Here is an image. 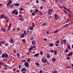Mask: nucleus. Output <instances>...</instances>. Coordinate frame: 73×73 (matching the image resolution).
<instances>
[{"label": "nucleus", "mask_w": 73, "mask_h": 73, "mask_svg": "<svg viewBox=\"0 0 73 73\" xmlns=\"http://www.w3.org/2000/svg\"><path fill=\"white\" fill-rule=\"evenodd\" d=\"M42 61L44 63H46L47 62V59L45 57L42 58Z\"/></svg>", "instance_id": "nucleus-1"}, {"label": "nucleus", "mask_w": 73, "mask_h": 73, "mask_svg": "<svg viewBox=\"0 0 73 73\" xmlns=\"http://www.w3.org/2000/svg\"><path fill=\"white\" fill-rule=\"evenodd\" d=\"M54 19H56V20H58V19H59V16H58V15L56 13L54 14Z\"/></svg>", "instance_id": "nucleus-2"}, {"label": "nucleus", "mask_w": 73, "mask_h": 73, "mask_svg": "<svg viewBox=\"0 0 73 73\" xmlns=\"http://www.w3.org/2000/svg\"><path fill=\"white\" fill-rule=\"evenodd\" d=\"M53 12V10L52 9H49L48 10V14H49V15H51V12Z\"/></svg>", "instance_id": "nucleus-3"}, {"label": "nucleus", "mask_w": 73, "mask_h": 73, "mask_svg": "<svg viewBox=\"0 0 73 73\" xmlns=\"http://www.w3.org/2000/svg\"><path fill=\"white\" fill-rule=\"evenodd\" d=\"M24 65L26 67H28L29 66V63L25 62L24 64Z\"/></svg>", "instance_id": "nucleus-4"}, {"label": "nucleus", "mask_w": 73, "mask_h": 73, "mask_svg": "<svg viewBox=\"0 0 73 73\" xmlns=\"http://www.w3.org/2000/svg\"><path fill=\"white\" fill-rule=\"evenodd\" d=\"M12 3V1L11 0H9L7 4V6H8V5H10V4H11Z\"/></svg>", "instance_id": "nucleus-5"}, {"label": "nucleus", "mask_w": 73, "mask_h": 73, "mask_svg": "<svg viewBox=\"0 0 73 73\" xmlns=\"http://www.w3.org/2000/svg\"><path fill=\"white\" fill-rule=\"evenodd\" d=\"M9 42H10L11 44H13V43H14L15 42V41L13 40L12 38H11L10 39V41Z\"/></svg>", "instance_id": "nucleus-6"}, {"label": "nucleus", "mask_w": 73, "mask_h": 73, "mask_svg": "<svg viewBox=\"0 0 73 73\" xmlns=\"http://www.w3.org/2000/svg\"><path fill=\"white\" fill-rule=\"evenodd\" d=\"M72 54L73 52H71L70 53L68 54V57H70V56H72Z\"/></svg>", "instance_id": "nucleus-7"}, {"label": "nucleus", "mask_w": 73, "mask_h": 73, "mask_svg": "<svg viewBox=\"0 0 73 73\" xmlns=\"http://www.w3.org/2000/svg\"><path fill=\"white\" fill-rule=\"evenodd\" d=\"M32 44L33 45H35L36 44V42L35 40H33L32 41Z\"/></svg>", "instance_id": "nucleus-8"}, {"label": "nucleus", "mask_w": 73, "mask_h": 73, "mask_svg": "<svg viewBox=\"0 0 73 73\" xmlns=\"http://www.w3.org/2000/svg\"><path fill=\"white\" fill-rule=\"evenodd\" d=\"M29 29L31 31H33V28L32 26H29Z\"/></svg>", "instance_id": "nucleus-9"}, {"label": "nucleus", "mask_w": 73, "mask_h": 73, "mask_svg": "<svg viewBox=\"0 0 73 73\" xmlns=\"http://www.w3.org/2000/svg\"><path fill=\"white\" fill-rule=\"evenodd\" d=\"M62 41H63V42H64V44H66V39H64V40H62Z\"/></svg>", "instance_id": "nucleus-10"}, {"label": "nucleus", "mask_w": 73, "mask_h": 73, "mask_svg": "<svg viewBox=\"0 0 73 73\" xmlns=\"http://www.w3.org/2000/svg\"><path fill=\"white\" fill-rule=\"evenodd\" d=\"M27 70V69L25 68H23L21 70V72H23L24 71H26Z\"/></svg>", "instance_id": "nucleus-11"}, {"label": "nucleus", "mask_w": 73, "mask_h": 73, "mask_svg": "<svg viewBox=\"0 0 73 73\" xmlns=\"http://www.w3.org/2000/svg\"><path fill=\"white\" fill-rule=\"evenodd\" d=\"M46 57L47 58H50V55L49 54H46Z\"/></svg>", "instance_id": "nucleus-12"}, {"label": "nucleus", "mask_w": 73, "mask_h": 73, "mask_svg": "<svg viewBox=\"0 0 73 73\" xmlns=\"http://www.w3.org/2000/svg\"><path fill=\"white\" fill-rule=\"evenodd\" d=\"M16 10H14L12 12V14H15L16 12Z\"/></svg>", "instance_id": "nucleus-13"}, {"label": "nucleus", "mask_w": 73, "mask_h": 73, "mask_svg": "<svg viewBox=\"0 0 73 73\" xmlns=\"http://www.w3.org/2000/svg\"><path fill=\"white\" fill-rule=\"evenodd\" d=\"M4 16H4V15H3V14L1 15V17H0V18L1 19H2V18H3V17H4Z\"/></svg>", "instance_id": "nucleus-14"}, {"label": "nucleus", "mask_w": 73, "mask_h": 73, "mask_svg": "<svg viewBox=\"0 0 73 73\" xmlns=\"http://www.w3.org/2000/svg\"><path fill=\"white\" fill-rule=\"evenodd\" d=\"M36 12L35 11H34V12L32 13V15H33V16H35V13H36Z\"/></svg>", "instance_id": "nucleus-15"}, {"label": "nucleus", "mask_w": 73, "mask_h": 73, "mask_svg": "<svg viewBox=\"0 0 73 73\" xmlns=\"http://www.w3.org/2000/svg\"><path fill=\"white\" fill-rule=\"evenodd\" d=\"M14 5H13V4H12L10 6V8H13V7Z\"/></svg>", "instance_id": "nucleus-16"}, {"label": "nucleus", "mask_w": 73, "mask_h": 73, "mask_svg": "<svg viewBox=\"0 0 73 73\" xmlns=\"http://www.w3.org/2000/svg\"><path fill=\"white\" fill-rule=\"evenodd\" d=\"M20 4L19 3H16L15 4V6H16V7H17L18 6H19Z\"/></svg>", "instance_id": "nucleus-17"}, {"label": "nucleus", "mask_w": 73, "mask_h": 73, "mask_svg": "<svg viewBox=\"0 0 73 73\" xmlns=\"http://www.w3.org/2000/svg\"><path fill=\"white\" fill-rule=\"evenodd\" d=\"M33 49V46H31V48L29 49V50L30 52V51H31V50H32Z\"/></svg>", "instance_id": "nucleus-18"}, {"label": "nucleus", "mask_w": 73, "mask_h": 73, "mask_svg": "<svg viewBox=\"0 0 73 73\" xmlns=\"http://www.w3.org/2000/svg\"><path fill=\"white\" fill-rule=\"evenodd\" d=\"M21 38H23L24 37V35L22 34L21 35Z\"/></svg>", "instance_id": "nucleus-19"}, {"label": "nucleus", "mask_w": 73, "mask_h": 73, "mask_svg": "<svg viewBox=\"0 0 73 73\" xmlns=\"http://www.w3.org/2000/svg\"><path fill=\"white\" fill-rule=\"evenodd\" d=\"M39 55V53H36L34 55L35 57H38V56Z\"/></svg>", "instance_id": "nucleus-20"}, {"label": "nucleus", "mask_w": 73, "mask_h": 73, "mask_svg": "<svg viewBox=\"0 0 73 73\" xmlns=\"http://www.w3.org/2000/svg\"><path fill=\"white\" fill-rule=\"evenodd\" d=\"M18 14H19V12H18V11H15V15H18Z\"/></svg>", "instance_id": "nucleus-21"}, {"label": "nucleus", "mask_w": 73, "mask_h": 73, "mask_svg": "<svg viewBox=\"0 0 73 73\" xmlns=\"http://www.w3.org/2000/svg\"><path fill=\"white\" fill-rule=\"evenodd\" d=\"M58 71H56V70H54V71L52 72V73H58Z\"/></svg>", "instance_id": "nucleus-22"}, {"label": "nucleus", "mask_w": 73, "mask_h": 73, "mask_svg": "<svg viewBox=\"0 0 73 73\" xmlns=\"http://www.w3.org/2000/svg\"><path fill=\"white\" fill-rule=\"evenodd\" d=\"M33 39H34V38L32 36L30 37V40H33Z\"/></svg>", "instance_id": "nucleus-23"}, {"label": "nucleus", "mask_w": 73, "mask_h": 73, "mask_svg": "<svg viewBox=\"0 0 73 73\" xmlns=\"http://www.w3.org/2000/svg\"><path fill=\"white\" fill-rule=\"evenodd\" d=\"M57 51H56V50H54V54H55V55H57Z\"/></svg>", "instance_id": "nucleus-24"}, {"label": "nucleus", "mask_w": 73, "mask_h": 73, "mask_svg": "<svg viewBox=\"0 0 73 73\" xmlns=\"http://www.w3.org/2000/svg\"><path fill=\"white\" fill-rule=\"evenodd\" d=\"M52 62H54V61H56V59L53 58L52 59Z\"/></svg>", "instance_id": "nucleus-25"}, {"label": "nucleus", "mask_w": 73, "mask_h": 73, "mask_svg": "<svg viewBox=\"0 0 73 73\" xmlns=\"http://www.w3.org/2000/svg\"><path fill=\"white\" fill-rule=\"evenodd\" d=\"M68 49H69V50H70V49H71V48H70V45H69V44H68Z\"/></svg>", "instance_id": "nucleus-26"}, {"label": "nucleus", "mask_w": 73, "mask_h": 73, "mask_svg": "<svg viewBox=\"0 0 73 73\" xmlns=\"http://www.w3.org/2000/svg\"><path fill=\"white\" fill-rule=\"evenodd\" d=\"M38 12L39 13V14L40 15H43V13H42V12L40 11H38Z\"/></svg>", "instance_id": "nucleus-27"}, {"label": "nucleus", "mask_w": 73, "mask_h": 73, "mask_svg": "<svg viewBox=\"0 0 73 73\" xmlns=\"http://www.w3.org/2000/svg\"><path fill=\"white\" fill-rule=\"evenodd\" d=\"M31 60V59L30 58H29L27 59V61L29 62H30V60Z\"/></svg>", "instance_id": "nucleus-28"}, {"label": "nucleus", "mask_w": 73, "mask_h": 73, "mask_svg": "<svg viewBox=\"0 0 73 73\" xmlns=\"http://www.w3.org/2000/svg\"><path fill=\"white\" fill-rule=\"evenodd\" d=\"M2 30L3 32H5V31H6L5 29H4V28L3 27L2 28Z\"/></svg>", "instance_id": "nucleus-29"}, {"label": "nucleus", "mask_w": 73, "mask_h": 73, "mask_svg": "<svg viewBox=\"0 0 73 73\" xmlns=\"http://www.w3.org/2000/svg\"><path fill=\"white\" fill-rule=\"evenodd\" d=\"M62 10L63 11H64V12L65 13H66V14H67L68 13H67V12H66V10H64V9H62Z\"/></svg>", "instance_id": "nucleus-30"}, {"label": "nucleus", "mask_w": 73, "mask_h": 73, "mask_svg": "<svg viewBox=\"0 0 73 73\" xmlns=\"http://www.w3.org/2000/svg\"><path fill=\"white\" fill-rule=\"evenodd\" d=\"M58 30H57L54 32V33H58Z\"/></svg>", "instance_id": "nucleus-31"}, {"label": "nucleus", "mask_w": 73, "mask_h": 73, "mask_svg": "<svg viewBox=\"0 0 73 73\" xmlns=\"http://www.w3.org/2000/svg\"><path fill=\"white\" fill-rule=\"evenodd\" d=\"M69 25V24H66V25H64L63 27H68Z\"/></svg>", "instance_id": "nucleus-32"}, {"label": "nucleus", "mask_w": 73, "mask_h": 73, "mask_svg": "<svg viewBox=\"0 0 73 73\" xmlns=\"http://www.w3.org/2000/svg\"><path fill=\"white\" fill-rule=\"evenodd\" d=\"M2 58H4L5 57V54H2Z\"/></svg>", "instance_id": "nucleus-33"}, {"label": "nucleus", "mask_w": 73, "mask_h": 73, "mask_svg": "<svg viewBox=\"0 0 73 73\" xmlns=\"http://www.w3.org/2000/svg\"><path fill=\"white\" fill-rule=\"evenodd\" d=\"M49 45L50 46H53V44H52V43H51Z\"/></svg>", "instance_id": "nucleus-34"}, {"label": "nucleus", "mask_w": 73, "mask_h": 73, "mask_svg": "<svg viewBox=\"0 0 73 73\" xmlns=\"http://www.w3.org/2000/svg\"><path fill=\"white\" fill-rule=\"evenodd\" d=\"M40 54L41 56H42L43 55V53L42 52V51H40Z\"/></svg>", "instance_id": "nucleus-35"}, {"label": "nucleus", "mask_w": 73, "mask_h": 73, "mask_svg": "<svg viewBox=\"0 0 73 73\" xmlns=\"http://www.w3.org/2000/svg\"><path fill=\"white\" fill-rule=\"evenodd\" d=\"M17 56H18V57H20V53H17Z\"/></svg>", "instance_id": "nucleus-36"}, {"label": "nucleus", "mask_w": 73, "mask_h": 73, "mask_svg": "<svg viewBox=\"0 0 73 73\" xmlns=\"http://www.w3.org/2000/svg\"><path fill=\"white\" fill-rule=\"evenodd\" d=\"M5 56L6 58H7V57H8V54H5Z\"/></svg>", "instance_id": "nucleus-37"}, {"label": "nucleus", "mask_w": 73, "mask_h": 73, "mask_svg": "<svg viewBox=\"0 0 73 73\" xmlns=\"http://www.w3.org/2000/svg\"><path fill=\"white\" fill-rule=\"evenodd\" d=\"M23 10H24V9H23V8H20L19 9V11H23Z\"/></svg>", "instance_id": "nucleus-38"}, {"label": "nucleus", "mask_w": 73, "mask_h": 73, "mask_svg": "<svg viewBox=\"0 0 73 73\" xmlns=\"http://www.w3.org/2000/svg\"><path fill=\"white\" fill-rule=\"evenodd\" d=\"M24 34L25 35H27V32L25 31H24Z\"/></svg>", "instance_id": "nucleus-39"}, {"label": "nucleus", "mask_w": 73, "mask_h": 73, "mask_svg": "<svg viewBox=\"0 0 73 73\" xmlns=\"http://www.w3.org/2000/svg\"><path fill=\"white\" fill-rule=\"evenodd\" d=\"M40 9H43L44 7H42V6H41L40 7Z\"/></svg>", "instance_id": "nucleus-40"}, {"label": "nucleus", "mask_w": 73, "mask_h": 73, "mask_svg": "<svg viewBox=\"0 0 73 73\" xmlns=\"http://www.w3.org/2000/svg\"><path fill=\"white\" fill-rule=\"evenodd\" d=\"M4 17L5 18V20L6 19H8V18L6 16H5Z\"/></svg>", "instance_id": "nucleus-41"}, {"label": "nucleus", "mask_w": 73, "mask_h": 73, "mask_svg": "<svg viewBox=\"0 0 73 73\" xmlns=\"http://www.w3.org/2000/svg\"><path fill=\"white\" fill-rule=\"evenodd\" d=\"M69 20H70V19H68V18H67L66 23H68V22H69Z\"/></svg>", "instance_id": "nucleus-42"}, {"label": "nucleus", "mask_w": 73, "mask_h": 73, "mask_svg": "<svg viewBox=\"0 0 73 73\" xmlns=\"http://www.w3.org/2000/svg\"><path fill=\"white\" fill-rule=\"evenodd\" d=\"M23 41L24 43H25V39H23L22 40Z\"/></svg>", "instance_id": "nucleus-43"}, {"label": "nucleus", "mask_w": 73, "mask_h": 73, "mask_svg": "<svg viewBox=\"0 0 73 73\" xmlns=\"http://www.w3.org/2000/svg\"><path fill=\"white\" fill-rule=\"evenodd\" d=\"M22 62H26V61L25 60H22Z\"/></svg>", "instance_id": "nucleus-44"}, {"label": "nucleus", "mask_w": 73, "mask_h": 73, "mask_svg": "<svg viewBox=\"0 0 73 73\" xmlns=\"http://www.w3.org/2000/svg\"><path fill=\"white\" fill-rule=\"evenodd\" d=\"M56 43H57V44H59V43H60V41L59 40H57L56 42Z\"/></svg>", "instance_id": "nucleus-45"}, {"label": "nucleus", "mask_w": 73, "mask_h": 73, "mask_svg": "<svg viewBox=\"0 0 73 73\" xmlns=\"http://www.w3.org/2000/svg\"><path fill=\"white\" fill-rule=\"evenodd\" d=\"M35 11H36V12H38V9H35Z\"/></svg>", "instance_id": "nucleus-46"}, {"label": "nucleus", "mask_w": 73, "mask_h": 73, "mask_svg": "<svg viewBox=\"0 0 73 73\" xmlns=\"http://www.w3.org/2000/svg\"><path fill=\"white\" fill-rule=\"evenodd\" d=\"M24 20V19L22 18H21V21H23Z\"/></svg>", "instance_id": "nucleus-47"}, {"label": "nucleus", "mask_w": 73, "mask_h": 73, "mask_svg": "<svg viewBox=\"0 0 73 73\" xmlns=\"http://www.w3.org/2000/svg\"><path fill=\"white\" fill-rule=\"evenodd\" d=\"M1 43L3 44H5V42H4V41H2Z\"/></svg>", "instance_id": "nucleus-48"}, {"label": "nucleus", "mask_w": 73, "mask_h": 73, "mask_svg": "<svg viewBox=\"0 0 73 73\" xmlns=\"http://www.w3.org/2000/svg\"><path fill=\"white\" fill-rule=\"evenodd\" d=\"M0 64L1 65H4V63H3V62H0Z\"/></svg>", "instance_id": "nucleus-49"}, {"label": "nucleus", "mask_w": 73, "mask_h": 73, "mask_svg": "<svg viewBox=\"0 0 73 73\" xmlns=\"http://www.w3.org/2000/svg\"><path fill=\"white\" fill-rule=\"evenodd\" d=\"M8 20H9V19L8 18L6 19V22H8Z\"/></svg>", "instance_id": "nucleus-50"}, {"label": "nucleus", "mask_w": 73, "mask_h": 73, "mask_svg": "<svg viewBox=\"0 0 73 73\" xmlns=\"http://www.w3.org/2000/svg\"><path fill=\"white\" fill-rule=\"evenodd\" d=\"M50 52H51V53H54V51H53V50H51L50 51Z\"/></svg>", "instance_id": "nucleus-51"}, {"label": "nucleus", "mask_w": 73, "mask_h": 73, "mask_svg": "<svg viewBox=\"0 0 73 73\" xmlns=\"http://www.w3.org/2000/svg\"><path fill=\"white\" fill-rule=\"evenodd\" d=\"M10 28H11V27L9 26L8 28H7V29H8V30H10Z\"/></svg>", "instance_id": "nucleus-52"}, {"label": "nucleus", "mask_w": 73, "mask_h": 73, "mask_svg": "<svg viewBox=\"0 0 73 73\" xmlns=\"http://www.w3.org/2000/svg\"><path fill=\"white\" fill-rule=\"evenodd\" d=\"M20 30V29L19 28H17V31L18 32Z\"/></svg>", "instance_id": "nucleus-53"}, {"label": "nucleus", "mask_w": 73, "mask_h": 73, "mask_svg": "<svg viewBox=\"0 0 73 73\" xmlns=\"http://www.w3.org/2000/svg\"><path fill=\"white\" fill-rule=\"evenodd\" d=\"M16 52V50L14 49L13 50V52H14V53H15Z\"/></svg>", "instance_id": "nucleus-54"}, {"label": "nucleus", "mask_w": 73, "mask_h": 73, "mask_svg": "<svg viewBox=\"0 0 73 73\" xmlns=\"http://www.w3.org/2000/svg\"><path fill=\"white\" fill-rule=\"evenodd\" d=\"M46 23H43V26H45V25H46Z\"/></svg>", "instance_id": "nucleus-55"}, {"label": "nucleus", "mask_w": 73, "mask_h": 73, "mask_svg": "<svg viewBox=\"0 0 73 73\" xmlns=\"http://www.w3.org/2000/svg\"><path fill=\"white\" fill-rule=\"evenodd\" d=\"M42 1H43L44 3H46V0H41Z\"/></svg>", "instance_id": "nucleus-56"}, {"label": "nucleus", "mask_w": 73, "mask_h": 73, "mask_svg": "<svg viewBox=\"0 0 73 73\" xmlns=\"http://www.w3.org/2000/svg\"><path fill=\"white\" fill-rule=\"evenodd\" d=\"M12 25L11 24V23H10V24H9V27H11V26Z\"/></svg>", "instance_id": "nucleus-57"}, {"label": "nucleus", "mask_w": 73, "mask_h": 73, "mask_svg": "<svg viewBox=\"0 0 73 73\" xmlns=\"http://www.w3.org/2000/svg\"><path fill=\"white\" fill-rule=\"evenodd\" d=\"M68 16H69V17H71V14H70V13L68 15Z\"/></svg>", "instance_id": "nucleus-58"}, {"label": "nucleus", "mask_w": 73, "mask_h": 73, "mask_svg": "<svg viewBox=\"0 0 73 73\" xmlns=\"http://www.w3.org/2000/svg\"><path fill=\"white\" fill-rule=\"evenodd\" d=\"M19 17H21V18H22L23 17H22V15H19Z\"/></svg>", "instance_id": "nucleus-59"}, {"label": "nucleus", "mask_w": 73, "mask_h": 73, "mask_svg": "<svg viewBox=\"0 0 73 73\" xmlns=\"http://www.w3.org/2000/svg\"><path fill=\"white\" fill-rule=\"evenodd\" d=\"M44 40L46 41H47V39L46 38H44Z\"/></svg>", "instance_id": "nucleus-60"}, {"label": "nucleus", "mask_w": 73, "mask_h": 73, "mask_svg": "<svg viewBox=\"0 0 73 73\" xmlns=\"http://www.w3.org/2000/svg\"><path fill=\"white\" fill-rule=\"evenodd\" d=\"M30 12L31 13H32V12H33V10H30Z\"/></svg>", "instance_id": "nucleus-61"}, {"label": "nucleus", "mask_w": 73, "mask_h": 73, "mask_svg": "<svg viewBox=\"0 0 73 73\" xmlns=\"http://www.w3.org/2000/svg\"><path fill=\"white\" fill-rule=\"evenodd\" d=\"M66 52H68V49H66Z\"/></svg>", "instance_id": "nucleus-62"}, {"label": "nucleus", "mask_w": 73, "mask_h": 73, "mask_svg": "<svg viewBox=\"0 0 73 73\" xmlns=\"http://www.w3.org/2000/svg\"><path fill=\"white\" fill-rule=\"evenodd\" d=\"M1 53H2V51H0V55H1Z\"/></svg>", "instance_id": "nucleus-63"}, {"label": "nucleus", "mask_w": 73, "mask_h": 73, "mask_svg": "<svg viewBox=\"0 0 73 73\" xmlns=\"http://www.w3.org/2000/svg\"><path fill=\"white\" fill-rule=\"evenodd\" d=\"M38 3V1L36 0V3Z\"/></svg>", "instance_id": "nucleus-64"}]
</instances>
